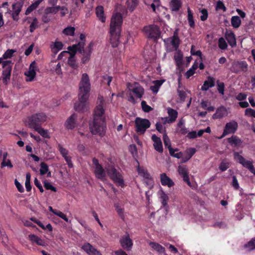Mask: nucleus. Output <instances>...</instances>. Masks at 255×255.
<instances>
[{"label": "nucleus", "mask_w": 255, "mask_h": 255, "mask_svg": "<svg viewBox=\"0 0 255 255\" xmlns=\"http://www.w3.org/2000/svg\"><path fill=\"white\" fill-rule=\"evenodd\" d=\"M181 6V0H171L169 3L170 9L172 11H178Z\"/></svg>", "instance_id": "27"}, {"label": "nucleus", "mask_w": 255, "mask_h": 255, "mask_svg": "<svg viewBox=\"0 0 255 255\" xmlns=\"http://www.w3.org/2000/svg\"><path fill=\"white\" fill-rule=\"evenodd\" d=\"M141 106L142 110L144 112L148 113L152 110V108L150 106L146 104V102L145 101H142L141 102Z\"/></svg>", "instance_id": "56"}, {"label": "nucleus", "mask_w": 255, "mask_h": 255, "mask_svg": "<svg viewBox=\"0 0 255 255\" xmlns=\"http://www.w3.org/2000/svg\"><path fill=\"white\" fill-rule=\"evenodd\" d=\"M198 67V63L195 61L192 65V67L185 73V76L187 79L194 75L195 73V70L197 69Z\"/></svg>", "instance_id": "36"}, {"label": "nucleus", "mask_w": 255, "mask_h": 255, "mask_svg": "<svg viewBox=\"0 0 255 255\" xmlns=\"http://www.w3.org/2000/svg\"><path fill=\"white\" fill-rule=\"evenodd\" d=\"M93 43L92 42H90L88 45L87 47L85 49L83 48V50H82L83 57L82 58V62L83 64H85L88 62L90 59L91 54L93 50Z\"/></svg>", "instance_id": "19"}, {"label": "nucleus", "mask_w": 255, "mask_h": 255, "mask_svg": "<svg viewBox=\"0 0 255 255\" xmlns=\"http://www.w3.org/2000/svg\"><path fill=\"white\" fill-rule=\"evenodd\" d=\"M120 242L121 246L125 250L128 251L131 250L133 245V243L128 233H126V235L121 237Z\"/></svg>", "instance_id": "15"}, {"label": "nucleus", "mask_w": 255, "mask_h": 255, "mask_svg": "<svg viewBox=\"0 0 255 255\" xmlns=\"http://www.w3.org/2000/svg\"><path fill=\"white\" fill-rule=\"evenodd\" d=\"M96 13L99 19L102 22L106 21V17L104 14V7L103 6L99 5L96 8Z\"/></svg>", "instance_id": "29"}, {"label": "nucleus", "mask_w": 255, "mask_h": 255, "mask_svg": "<svg viewBox=\"0 0 255 255\" xmlns=\"http://www.w3.org/2000/svg\"><path fill=\"white\" fill-rule=\"evenodd\" d=\"M37 67L35 61L32 62L30 64L28 71L25 72L24 75L27 77L26 81H33L36 76V70Z\"/></svg>", "instance_id": "16"}, {"label": "nucleus", "mask_w": 255, "mask_h": 255, "mask_svg": "<svg viewBox=\"0 0 255 255\" xmlns=\"http://www.w3.org/2000/svg\"><path fill=\"white\" fill-rule=\"evenodd\" d=\"M160 182L163 186H167L168 187H171L174 185L172 180L167 176L166 173H163L160 175Z\"/></svg>", "instance_id": "23"}, {"label": "nucleus", "mask_w": 255, "mask_h": 255, "mask_svg": "<svg viewBox=\"0 0 255 255\" xmlns=\"http://www.w3.org/2000/svg\"><path fill=\"white\" fill-rule=\"evenodd\" d=\"M225 37L229 45L232 47H235L237 45L236 39L234 33L231 30H226Z\"/></svg>", "instance_id": "20"}, {"label": "nucleus", "mask_w": 255, "mask_h": 255, "mask_svg": "<svg viewBox=\"0 0 255 255\" xmlns=\"http://www.w3.org/2000/svg\"><path fill=\"white\" fill-rule=\"evenodd\" d=\"M215 86V79L209 76L207 80L204 81L203 86L201 87L202 91H207L209 88H212Z\"/></svg>", "instance_id": "26"}, {"label": "nucleus", "mask_w": 255, "mask_h": 255, "mask_svg": "<svg viewBox=\"0 0 255 255\" xmlns=\"http://www.w3.org/2000/svg\"><path fill=\"white\" fill-rule=\"evenodd\" d=\"M178 96L182 101H185L186 97V93L183 90H177Z\"/></svg>", "instance_id": "63"}, {"label": "nucleus", "mask_w": 255, "mask_h": 255, "mask_svg": "<svg viewBox=\"0 0 255 255\" xmlns=\"http://www.w3.org/2000/svg\"><path fill=\"white\" fill-rule=\"evenodd\" d=\"M146 36L155 41L160 37V30L158 26L156 25H149L143 28Z\"/></svg>", "instance_id": "6"}, {"label": "nucleus", "mask_w": 255, "mask_h": 255, "mask_svg": "<svg viewBox=\"0 0 255 255\" xmlns=\"http://www.w3.org/2000/svg\"><path fill=\"white\" fill-rule=\"evenodd\" d=\"M229 167V163L223 161L220 164L219 169L222 171H226Z\"/></svg>", "instance_id": "59"}, {"label": "nucleus", "mask_w": 255, "mask_h": 255, "mask_svg": "<svg viewBox=\"0 0 255 255\" xmlns=\"http://www.w3.org/2000/svg\"><path fill=\"white\" fill-rule=\"evenodd\" d=\"M30 178L31 175L29 173L26 174V180L25 182V186L27 192H30L31 190V186L30 184Z\"/></svg>", "instance_id": "45"}, {"label": "nucleus", "mask_w": 255, "mask_h": 255, "mask_svg": "<svg viewBox=\"0 0 255 255\" xmlns=\"http://www.w3.org/2000/svg\"><path fill=\"white\" fill-rule=\"evenodd\" d=\"M104 110L102 104L98 105L94 110L93 121L90 124V129L93 134L104 135L106 131V124L103 115Z\"/></svg>", "instance_id": "2"}, {"label": "nucleus", "mask_w": 255, "mask_h": 255, "mask_svg": "<svg viewBox=\"0 0 255 255\" xmlns=\"http://www.w3.org/2000/svg\"><path fill=\"white\" fill-rule=\"evenodd\" d=\"M138 3L137 0H128L127 4L128 7L131 11H133Z\"/></svg>", "instance_id": "43"}, {"label": "nucleus", "mask_w": 255, "mask_h": 255, "mask_svg": "<svg viewBox=\"0 0 255 255\" xmlns=\"http://www.w3.org/2000/svg\"><path fill=\"white\" fill-rule=\"evenodd\" d=\"M28 239L32 243H36L37 245L44 246H45V242L40 238L34 234H30L28 236Z\"/></svg>", "instance_id": "32"}, {"label": "nucleus", "mask_w": 255, "mask_h": 255, "mask_svg": "<svg viewBox=\"0 0 255 255\" xmlns=\"http://www.w3.org/2000/svg\"><path fill=\"white\" fill-rule=\"evenodd\" d=\"M156 130L160 133H163L165 131V128H163V125L160 123H157L155 125Z\"/></svg>", "instance_id": "64"}, {"label": "nucleus", "mask_w": 255, "mask_h": 255, "mask_svg": "<svg viewBox=\"0 0 255 255\" xmlns=\"http://www.w3.org/2000/svg\"><path fill=\"white\" fill-rule=\"evenodd\" d=\"M24 2L23 1H18L12 5V10H9L8 13H11L12 19L14 21H18L19 20V14L21 11Z\"/></svg>", "instance_id": "11"}, {"label": "nucleus", "mask_w": 255, "mask_h": 255, "mask_svg": "<svg viewBox=\"0 0 255 255\" xmlns=\"http://www.w3.org/2000/svg\"><path fill=\"white\" fill-rule=\"evenodd\" d=\"M54 214L60 217L66 222H70V221H69L67 216L61 211L58 210L56 213H54Z\"/></svg>", "instance_id": "61"}, {"label": "nucleus", "mask_w": 255, "mask_h": 255, "mask_svg": "<svg viewBox=\"0 0 255 255\" xmlns=\"http://www.w3.org/2000/svg\"><path fill=\"white\" fill-rule=\"evenodd\" d=\"M244 248H248L250 250L255 249V237L253 238L247 244H245Z\"/></svg>", "instance_id": "49"}, {"label": "nucleus", "mask_w": 255, "mask_h": 255, "mask_svg": "<svg viewBox=\"0 0 255 255\" xmlns=\"http://www.w3.org/2000/svg\"><path fill=\"white\" fill-rule=\"evenodd\" d=\"M93 164L95 165L94 174L97 179L103 181L106 177V173L102 166L99 163V160L95 157L92 159Z\"/></svg>", "instance_id": "10"}, {"label": "nucleus", "mask_w": 255, "mask_h": 255, "mask_svg": "<svg viewBox=\"0 0 255 255\" xmlns=\"http://www.w3.org/2000/svg\"><path fill=\"white\" fill-rule=\"evenodd\" d=\"M75 28L72 26H68L63 30V33L66 35L73 36L75 33Z\"/></svg>", "instance_id": "44"}, {"label": "nucleus", "mask_w": 255, "mask_h": 255, "mask_svg": "<svg viewBox=\"0 0 255 255\" xmlns=\"http://www.w3.org/2000/svg\"><path fill=\"white\" fill-rule=\"evenodd\" d=\"M107 173L116 185L118 186L124 187L125 183L123 177L121 173L114 167L111 166L107 169Z\"/></svg>", "instance_id": "5"}, {"label": "nucleus", "mask_w": 255, "mask_h": 255, "mask_svg": "<svg viewBox=\"0 0 255 255\" xmlns=\"http://www.w3.org/2000/svg\"><path fill=\"white\" fill-rule=\"evenodd\" d=\"M154 85L150 86L151 90L154 93H156L158 91L159 87L163 83L161 80H155L153 82Z\"/></svg>", "instance_id": "39"}, {"label": "nucleus", "mask_w": 255, "mask_h": 255, "mask_svg": "<svg viewBox=\"0 0 255 255\" xmlns=\"http://www.w3.org/2000/svg\"><path fill=\"white\" fill-rule=\"evenodd\" d=\"M58 148L63 157L68 156V151L66 148L63 147L61 144H58Z\"/></svg>", "instance_id": "57"}, {"label": "nucleus", "mask_w": 255, "mask_h": 255, "mask_svg": "<svg viewBox=\"0 0 255 255\" xmlns=\"http://www.w3.org/2000/svg\"><path fill=\"white\" fill-rule=\"evenodd\" d=\"M200 12L201 13V15L200 16L201 20L203 21L206 20L208 17V12L207 9L206 8H202L200 10Z\"/></svg>", "instance_id": "51"}, {"label": "nucleus", "mask_w": 255, "mask_h": 255, "mask_svg": "<svg viewBox=\"0 0 255 255\" xmlns=\"http://www.w3.org/2000/svg\"><path fill=\"white\" fill-rule=\"evenodd\" d=\"M48 170L49 168L47 164L44 162H42L40 163V174L41 175H44L48 172Z\"/></svg>", "instance_id": "47"}, {"label": "nucleus", "mask_w": 255, "mask_h": 255, "mask_svg": "<svg viewBox=\"0 0 255 255\" xmlns=\"http://www.w3.org/2000/svg\"><path fill=\"white\" fill-rule=\"evenodd\" d=\"M167 111L168 115L169 117V119L168 121V123H172L175 122L178 116L177 111L171 108H168Z\"/></svg>", "instance_id": "28"}, {"label": "nucleus", "mask_w": 255, "mask_h": 255, "mask_svg": "<svg viewBox=\"0 0 255 255\" xmlns=\"http://www.w3.org/2000/svg\"><path fill=\"white\" fill-rule=\"evenodd\" d=\"M218 46L222 50H225L228 47V44L223 37H220L218 40Z\"/></svg>", "instance_id": "46"}, {"label": "nucleus", "mask_w": 255, "mask_h": 255, "mask_svg": "<svg viewBox=\"0 0 255 255\" xmlns=\"http://www.w3.org/2000/svg\"><path fill=\"white\" fill-rule=\"evenodd\" d=\"M68 63L69 65L74 69H76L78 67V64L75 59V56H74L73 54H71L69 57Z\"/></svg>", "instance_id": "40"}, {"label": "nucleus", "mask_w": 255, "mask_h": 255, "mask_svg": "<svg viewBox=\"0 0 255 255\" xmlns=\"http://www.w3.org/2000/svg\"><path fill=\"white\" fill-rule=\"evenodd\" d=\"M227 115V110L224 106L218 108L212 118L213 119H220Z\"/></svg>", "instance_id": "25"}, {"label": "nucleus", "mask_w": 255, "mask_h": 255, "mask_svg": "<svg viewBox=\"0 0 255 255\" xmlns=\"http://www.w3.org/2000/svg\"><path fill=\"white\" fill-rule=\"evenodd\" d=\"M161 202L162 205L163 207H165L167 205V202L169 200V197L168 195L165 194L163 191H162V193L160 195Z\"/></svg>", "instance_id": "48"}, {"label": "nucleus", "mask_w": 255, "mask_h": 255, "mask_svg": "<svg viewBox=\"0 0 255 255\" xmlns=\"http://www.w3.org/2000/svg\"><path fill=\"white\" fill-rule=\"evenodd\" d=\"M136 131L139 134H143L146 129L150 127L149 121L145 119L136 118L135 120Z\"/></svg>", "instance_id": "8"}, {"label": "nucleus", "mask_w": 255, "mask_h": 255, "mask_svg": "<svg viewBox=\"0 0 255 255\" xmlns=\"http://www.w3.org/2000/svg\"><path fill=\"white\" fill-rule=\"evenodd\" d=\"M196 150L195 148L190 147L186 150V153L188 156V159H190L195 153Z\"/></svg>", "instance_id": "62"}, {"label": "nucleus", "mask_w": 255, "mask_h": 255, "mask_svg": "<svg viewBox=\"0 0 255 255\" xmlns=\"http://www.w3.org/2000/svg\"><path fill=\"white\" fill-rule=\"evenodd\" d=\"M84 45V42H79L78 44H74L72 46H69L68 49L70 51V52H69L70 55L73 54L74 56H75V54L77 51H78L80 53H82Z\"/></svg>", "instance_id": "21"}, {"label": "nucleus", "mask_w": 255, "mask_h": 255, "mask_svg": "<svg viewBox=\"0 0 255 255\" xmlns=\"http://www.w3.org/2000/svg\"><path fill=\"white\" fill-rule=\"evenodd\" d=\"M171 44L174 48V50L177 51L180 44V40L178 36L177 30L174 32L173 35L171 37Z\"/></svg>", "instance_id": "24"}, {"label": "nucleus", "mask_w": 255, "mask_h": 255, "mask_svg": "<svg viewBox=\"0 0 255 255\" xmlns=\"http://www.w3.org/2000/svg\"><path fill=\"white\" fill-rule=\"evenodd\" d=\"M38 26V20L36 17H34L32 20V22L29 26V31L30 32H33Z\"/></svg>", "instance_id": "50"}, {"label": "nucleus", "mask_w": 255, "mask_h": 255, "mask_svg": "<svg viewBox=\"0 0 255 255\" xmlns=\"http://www.w3.org/2000/svg\"><path fill=\"white\" fill-rule=\"evenodd\" d=\"M91 84L89 76L87 73L83 74L79 83V101L75 103L74 108L76 111L83 112L87 110L86 103L89 97Z\"/></svg>", "instance_id": "1"}, {"label": "nucleus", "mask_w": 255, "mask_h": 255, "mask_svg": "<svg viewBox=\"0 0 255 255\" xmlns=\"http://www.w3.org/2000/svg\"><path fill=\"white\" fill-rule=\"evenodd\" d=\"M216 9L217 10L221 9L224 12H225L227 10V8L222 1L219 0L217 2Z\"/></svg>", "instance_id": "54"}, {"label": "nucleus", "mask_w": 255, "mask_h": 255, "mask_svg": "<svg viewBox=\"0 0 255 255\" xmlns=\"http://www.w3.org/2000/svg\"><path fill=\"white\" fill-rule=\"evenodd\" d=\"M190 52L192 55H196L200 57L201 60L202 59V52L200 50H195V46L192 45L191 48Z\"/></svg>", "instance_id": "58"}, {"label": "nucleus", "mask_w": 255, "mask_h": 255, "mask_svg": "<svg viewBox=\"0 0 255 255\" xmlns=\"http://www.w3.org/2000/svg\"><path fill=\"white\" fill-rule=\"evenodd\" d=\"M232 26L235 28H239L241 24V20L238 16H233L231 18Z\"/></svg>", "instance_id": "37"}, {"label": "nucleus", "mask_w": 255, "mask_h": 255, "mask_svg": "<svg viewBox=\"0 0 255 255\" xmlns=\"http://www.w3.org/2000/svg\"><path fill=\"white\" fill-rule=\"evenodd\" d=\"M47 116L44 113H38L28 118V124L30 128H35L41 126L46 122Z\"/></svg>", "instance_id": "4"}, {"label": "nucleus", "mask_w": 255, "mask_h": 255, "mask_svg": "<svg viewBox=\"0 0 255 255\" xmlns=\"http://www.w3.org/2000/svg\"><path fill=\"white\" fill-rule=\"evenodd\" d=\"M231 185L234 188V189L236 190H238L240 188L238 181L237 180L236 176L235 175H234L232 177V182Z\"/></svg>", "instance_id": "60"}, {"label": "nucleus", "mask_w": 255, "mask_h": 255, "mask_svg": "<svg viewBox=\"0 0 255 255\" xmlns=\"http://www.w3.org/2000/svg\"><path fill=\"white\" fill-rule=\"evenodd\" d=\"M44 187L46 190H50L53 192H56L57 189L56 187L53 186L50 183L45 180L43 182Z\"/></svg>", "instance_id": "53"}, {"label": "nucleus", "mask_w": 255, "mask_h": 255, "mask_svg": "<svg viewBox=\"0 0 255 255\" xmlns=\"http://www.w3.org/2000/svg\"><path fill=\"white\" fill-rule=\"evenodd\" d=\"M149 245L153 249L159 253H163L165 252V248L158 243L150 242Z\"/></svg>", "instance_id": "34"}, {"label": "nucleus", "mask_w": 255, "mask_h": 255, "mask_svg": "<svg viewBox=\"0 0 255 255\" xmlns=\"http://www.w3.org/2000/svg\"><path fill=\"white\" fill-rule=\"evenodd\" d=\"M238 127L237 122L235 121H232L229 123H227L224 129L223 133L221 138L224 137L226 135L234 133Z\"/></svg>", "instance_id": "12"}, {"label": "nucleus", "mask_w": 255, "mask_h": 255, "mask_svg": "<svg viewBox=\"0 0 255 255\" xmlns=\"http://www.w3.org/2000/svg\"><path fill=\"white\" fill-rule=\"evenodd\" d=\"M163 142L165 147H167L168 149L171 147L170 140L168 137L166 133H164L163 136Z\"/></svg>", "instance_id": "55"}, {"label": "nucleus", "mask_w": 255, "mask_h": 255, "mask_svg": "<svg viewBox=\"0 0 255 255\" xmlns=\"http://www.w3.org/2000/svg\"><path fill=\"white\" fill-rule=\"evenodd\" d=\"M151 139L154 142L153 146L154 149L158 152L162 153L163 152V147L160 138L155 134H153Z\"/></svg>", "instance_id": "22"}, {"label": "nucleus", "mask_w": 255, "mask_h": 255, "mask_svg": "<svg viewBox=\"0 0 255 255\" xmlns=\"http://www.w3.org/2000/svg\"><path fill=\"white\" fill-rule=\"evenodd\" d=\"M79 124L78 115L74 113L67 119L65 122L64 126L67 129H73L78 127Z\"/></svg>", "instance_id": "13"}, {"label": "nucleus", "mask_w": 255, "mask_h": 255, "mask_svg": "<svg viewBox=\"0 0 255 255\" xmlns=\"http://www.w3.org/2000/svg\"><path fill=\"white\" fill-rule=\"evenodd\" d=\"M82 249L88 255H102L99 251L89 243H84Z\"/></svg>", "instance_id": "18"}, {"label": "nucleus", "mask_w": 255, "mask_h": 255, "mask_svg": "<svg viewBox=\"0 0 255 255\" xmlns=\"http://www.w3.org/2000/svg\"><path fill=\"white\" fill-rule=\"evenodd\" d=\"M187 20L190 27L192 28H194L195 27V21L193 17V15L192 11L189 7L187 8Z\"/></svg>", "instance_id": "33"}, {"label": "nucleus", "mask_w": 255, "mask_h": 255, "mask_svg": "<svg viewBox=\"0 0 255 255\" xmlns=\"http://www.w3.org/2000/svg\"><path fill=\"white\" fill-rule=\"evenodd\" d=\"M123 23V16L120 13H116L113 15L110 28V43L114 48L119 45V39L120 36V31Z\"/></svg>", "instance_id": "3"}, {"label": "nucleus", "mask_w": 255, "mask_h": 255, "mask_svg": "<svg viewBox=\"0 0 255 255\" xmlns=\"http://www.w3.org/2000/svg\"><path fill=\"white\" fill-rule=\"evenodd\" d=\"M35 130L37 131L42 137L44 138H50L47 130L44 129L41 127L34 128Z\"/></svg>", "instance_id": "41"}, {"label": "nucleus", "mask_w": 255, "mask_h": 255, "mask_svg": "<svg viewBox=\"0 0 255 255\" xmlns=\"http://www.w3.org/2000/svg\"><path fill=\"white\" fill-rule=\"evenodd\" d=\"M248 65L245 61L234 62L232 67V71L235 73H238L241 71L246 72L248 70Z\"/></svg>", "instance_id": "14"}, {"label": "nucleus", "mask_w": 255, "mask_h": 255, "mask_svg": "<svg viewBox=\"0 0 255 255\" xmlns=\"http://www.w3.org/2000/svg\"><path fill=\"white\" fill-rule=\"evenodd\" d=\"M132 92L135 95L136 97L141 98L144 93V89L140 86H136L132 89Z\"/></svg>", "instance_id": "35"}, {"label": "nucleus", "mask_w": 255, "mask_h": 255, "mask_svg": "<svg viewBox=\"0 0 255 255\" xmlns=\"http://www.w3.org/2000/svg\"><path fill=\"white\" fill-rule=\"evenodd\" d=\"M228 141L232 146L234 147L238 146L242 143V140L236 135H233L228 138Z\"/></svg>", "instance_id": "30"}, {"label": "nucleus", "mask_w": 255, "mask_h": 255, "mask_svg": "<svg viewBox=\"0 0 255 255\" xmlns=\"http://www.w3.org/2000/svg\"><path fill=\"white\" fill-rule=\"evenodd\" d=\"M138 171L139 174H141L142 176L148 181L146 182V184L148 185H151L153 183V180L149 173L143 169L138 168Z\"/></svg>", "instance_id": "31"}, {"label": "nucleus", "mask_w": 255, "mask_h": 255, "mask_svg": "<svg viewBox=\"0 0 255 255\" xmlns=\"http://www.w3.org/2000/svg\"><path fill=\"white\" fill-rule=\"evenodd\" d=\"M60 6L47 7L44 10V13L46 14L50 13L56 14L59 11Z\"/></svg>", "instance_id": "38"}, {"label": "nucleus", "mask_w": 255, "mask_h": 255, "mask_svg": "<svg viewBox=\"0 0 255 255\" xmlns=\"http://www.w3.org/2000/svg\"><path fill=\"white\" fill-rule=\"evenodd\" d=\"M178 171L179 174L182 177L183 180L187 183V184L191 187V183L189 178L188 169L185 165H179L178 167Z\"/></svg>", "instance_id": "17"}, {"label": "nucleus", "mask_w": 255, "mask_h": 255, "mask_svg": "<svg viewBox=\"0 0 255 255\" xmlns=\"http://www.w3.org/2000/svg\"><path fill=\"white\" fill-rule=\"evenodd\" d=\"M234 155L235 159L239 163L247 168L251 173L255 174V169L252 161L246 160V159L238 152H235Z\"/></svg>", "instance_id": "9"}, {"label": "nucleus", "mask_w": 255, "mask_h": 255, "mask_svg": "<svg viewBox=\"0 0 255 255\" xmlns=\"http://www.w3.org/2000/svg\"><path fill=\"white\" fill-rule=\"evenodd\" d=\"M15 52V50L13 49H8L2 55V58L4 59H6L8 58H10L13 53Z\"/></svg>", "instance_id": "52"}, {"label": "nucleus", "mask_w": 255, "mask_h": 255, "mask_svg": "<svg viewBox=\"0 0 255 255\" xmlns=\"http://www.w3.org/2000/svg\"><path fill=\"white\" fill-rule=\"evenodd\" d=\"M12 63L11 61L6 60L2 63L3 71L2 73V82L4 85H7L10 80L12 70Z\"/></svg>", "instance_id": "7"}, {"label": "nucleus", "mask_w": 255, "mask_h": 255, "mask_svg": "<svg viewBox=\"0 0 255 255\" xmlns=\"http://www.w3.org/2000/svg\"><path fill=\"white\" fill-rule=\"evenodd\" d=\"M182 57L183 55L180 51H178V52L175 54L174 59L177 66H179L182 64Z\"/></svg>", "instance_id": "42"}]
</instances>
